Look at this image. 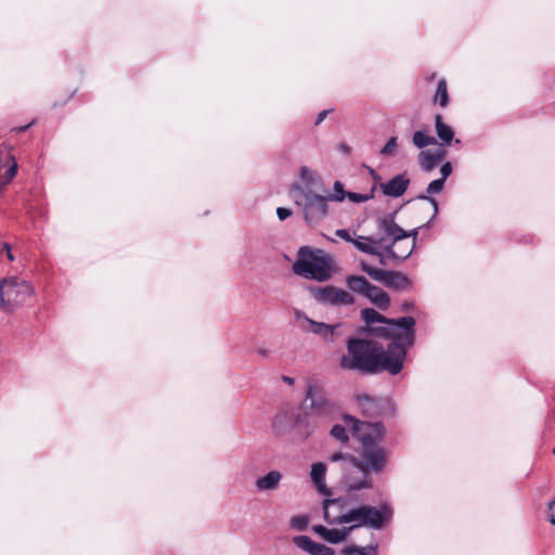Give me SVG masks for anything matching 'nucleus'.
<instances>
[{
  "mask_svg": "<svg viewBox=\"0 0 555 555\" xmlns=\"http://www.w3.org/2000/svg\"><path fill=\"white\" fill-rule=\"evenodd\" d=\"M346 422L360 443L359 456L335 452L328 460L339 463L343 473L340 483L346 491L372 489L374 483L371 474L383 472L387 464L386 450L379 446L385 429L380 423L360 422L353 416H347Z\"/></svg>",
  "mask_w": 555,
  "mask_h": 555,
  "instance_id": "nucleus-1",
  "label": "nucleus"
},
{
  "mask_svg": "<svg viewBox=\"0 0 555 555\" xmlns=\"http://www.w3.org/2000/svg\"><path fill=\"white\" fill-rule=\"evenodd\" d=\"M405 346L392 341L384 351L376 343L366 339H350L347 344L348 353L340 358L344 370H359L365 373L387 371L398 374L405 358Z\"/></svg>",
  "mask_w": 555,
  "mask_h": 555,
  "instance_id": "nucleus-2",
  "label": "nucleus"
},
{
  "mask_svg": "<svg viewBox=\"0 0 555 555\" xmlns=\"http://www.w3.org/2000/svg\"><path fill=\"white\" fill-rule=\"evenodd\" d=\"M379 231L386 238L384 244L386 253L391 259L403 261L415 248L417 228L405 231L400 228L392 219H382L379 221Z\"/></svg>",
  "mask_w": 555,
  "mask_h": 555,
  "instance_id": "nucleus-3",
  "label": "nucleus"
},
{
  "mask_svg": "<svg viewBox=\"0 0 555 555\" xmlns=\"http://www.w3.org/2000/svg\"><path fill=\"white\" fill-rule=\"evenodd\" d=\"M361 317L367 325L382 323L383 326L375 327L382 336L392 338L403 345H412L413 327L415 320L412 317H403L398 320L387 319L374 309L365 308L361 311Z\"/></svg>",
  "mask_w": 555,
  "mask_h": 555,
  "instance_id": "nucleus-4",
  "label": "nucleus"
},
{
  "mask_svg": "<svg viewBox=\"0 0 555 555\" xmlns=\"http://www.w3.org/2000/svg\"><path fill=\"white\" fill-rule=\"evenodd\" d=\"M293 271L299 276L324 282L332 274L331 261L322 250H314L304 246L298 251V258L293 264Z\"/></svg>",
  "mask_w": 555,
  "mask_h": 555,
  "instance_id": "nucleus-5",
  "label": "nucleus"
},
{
  "mask_svg": "<svg viewBox=\"0 0 555 555\" xmlns=\"http://www.w3.org/2000/svg\"><path fill=\"white\" fill-rule=\"evenodd\" d=\"M289 194L296 205L302 209L307 221L315 222L327 215V195L318 194L299 185H294Z\"/></svg>",
  "mask_w": 555,
  "mask_h": 555,
  "instance_id": "nucleus-6",
  "label": "nucleus"
},
{
  "mask_svg": "<svg viewBox=\"0 0 555 555\" xmlns=\"http://www.w3.org/2000/svg\"><path fill=\"white\" fill-rule=\"evenodd\" d=\"M391 517V509L387 505L372 506L361 504L349 508L347 524L351 531L357 528L380 529Z\"/></svg>",
  "mask_w": 555,
  "mask_h": 555,
  "instance_id": "nucleus-7",
  "label": "nucleus"
},
{
  "mask_svg": "<svg viewBox=\"0 0 555 555\" xmlns=\"http://www.w3.org/2000/svg\"><path fill=\"white\" fill-rule=\"evenodd\" d=\"M306 403L308 404L307 420L311 421L312 428L305 430L308 436L317 426V421L313 418H326L335 410V404L327 397L323 385L318 380H311L307 387Z\"/></svg>",
  "mask_w": 555,
  "mask_h": 555,
  "instance_id": "nucleus-8",
  "label": "nucleus"
},
{
  "mask_svg": "<svg viewBox=\"0 0 555 555\" xmlns=\"http://www.w3.org/2000/svg\"><path fill=\"white\" fill-rule=\"evenodd\" d=\"M33 295V287L25 280L5 278L0 281V301L2 306L18 305Z\"/></svg>",
  "mask_w": 555,
  "mask_h": 555,
  "instance_id": "nucleus-9",
  "label": "nucleus"
},
{
  "mask_svg": "<svg viewBox=\"0 0 555 555\" xmlns=\"http://www.w3.org/2000/svg\"><path fill=\"white\" fill-rule=\"evenodd\" d=\"M360 266L362 271H364L370 278L376 282L383 283L387 287L395 288L397 291H404L410 287L409 278L401 272L377 269L365 261H361Z\"/></svg>",
  "mask_w": 555,
  "mask_h": 555,
  "instance_id": "nucleus-10",
  "label": "nucleus"
},
{
  "mask_svg": "<svg viewBox=\"0 0 555 555\" xmlns=\"http://www.w3.org/2000/svg\"><path fill=\"white\" fill-rule=\"evenodd\" d=\"M314 297L323 304L334 306H350L354 304V297L349 292L335 286L318 288Z\"/></svg>",
  "mask_w": 555,
  "mask_h": 555,
  "instance_id": "nucleus-11",
  "label": "nucleus"
},
{
  "mask_svg": "<svg viewBox=\"0 0 555 555\" xmlns=\"http://www.w3.org/2000/svg\"><path fill=\"white\" fill-rule=\"evenodd\" d=\"M297 320H300L302 322V331L312 333L314 335H319L325 341H334L335 336L338 334V328L340 326L339 324L332 325L314 321L302 313H297Z\"/></svg>",
  "mask_w": 555,
  "mask_h": 555,
  "instance_id": "nucleus-12",
  "label": "nucleus"
},
{
  "mask_svg": "<svg viewBox=\"0 0 555 555\" xmlns=\"http://www.w3.org/2000/svg\"><path fill=\"white\" fill-rule=\"evenodd\" d=\"M347 503L343 499H325L323 501L324 519L328 525H345L348 517Z\"/></svg>",
  "mask_w": 555,
  "mask_h": 555,
  "instance_id": "nucleus-13",
  "label": "nucleus"
},
{
  "mask_svg": "<svg viewBox=\"0 0 555 555\" xmlns=\"http://www.w3.org/2000/svg\"><path fill=\"white\" fill-rule=\"evenodd\" d=\"M17 172V163L8 145L0 147V194Z\"/></svg>",
  "mask_w": 555,
  "mask_h": 555,
  "instance_id": "nucleus-14",
  "label": "nucleus"
},
{
  "mask_svg": "<svg viewBox=\"0 0 555 555\" xmlns=\"http://www.w3.org/2000/svg\"><path fill=\"white\" fill-rule=\"evenodd\" d=\"M312 530L323 540L332 544H338L346 541L351 532V528L349 527H345L343 529H328L322 525L313 526Z\"/></svg>",
  "mask_w": 555,
  "mask_h": 555,
  "instance_id": "nucleus-15",
  "label": "nucleus"
},
{
  "mask_svg": "<svg viewBox=\"0 0 555 555\" xmlns=\"http://www.w3.org/2000/svg\"><path fill=\"white\" fill-rule=\"evenodd\" d=\"M294 543L311 555H334L335 551L324 544L314 542L308 535H298L293 539Z\"/></svg>",
  "mask_w": 555,
  "mask_h": 555,
  "instance_id": "nucleus-16",
  "label": "nucleus"
},
{
  "mask_svg": "<svg viewBox=\"0 0 555 555\" xmlns=\"http://www.w3.org/2000/svg\"><path fill=\"white\" fill-rule=\"evenodd\" d=\"M410 180L404 175H397L386 183L380 184L383 193L390 197L401 196L408 189Z\"/></svg>",
  "mask_w": 555,
  "mask_h": 555,
  "instance_id": "nucleus-17",
  "label": "nucleus"
},
{
  "mask_svg": "<svg viewBox=\"0 0 555 555\" xmlns=\"http://www.w3.org/2000/svg\"><path fill=\"white\" fill-rule=\"evenodd\" d=\"M386 238L383 235L378 238L369 236H358L352 241L353 246L369 255H379V247L384 246Z\"/></svg>",
  "mask_w": 555,
  "mask_h": 555,
  "instance_id": "nucleus-18",
  "label": "nucleus"
},
{
  "mask_svg": "<svg viewBox=\"0 0 555 555\" xmlns=\"http://www.w3.org/2000/svg\"><path fill=\"white\" fill-rule=\"evenodd\" d=\"M326 472H327V468L324 463H322V462L313 463L311 465L310 477H311V480H312L315 489L318 490V492H320L323 495L328 496V495H331V491L325 483Z\"/></svg>",
  "mask_w": 555,
  "mask_h": 555,
  "instance_id": "nucleus-19",
  "label": "nucleus"
},
{
  "mask_svg": "<svg viewBox=\"0 0 555 555\" xmlns=\"http://www.w3.org/2000/svg\"><path fill=\"white\" fill-rule=\"evenodd\" d=\"M283 476L279 470H271L264 476L259 477L255 487L258 491H273L279 488Z\"/></svg>",
  "mask_w": 555,
  "mask_h": 555,
  "instance_id": "nucleus-20",
  "label": "nucleus"
},
{
  "mask_svg": "<svg viewBox=\"0 0 555 555\" xmlns=\"http://www.w3.org/2000/svg\"><path fill=\"white\" fill-rule=\"evenodd\" d=\"M364 297L380 310H386L390 306L388 294L373 284L370 285Z\"/></svg>",
  "mask_w": 555,
  "mask_h": 555,
  "instance_id": "nucleus-21",
  "label": "nucleus"
},
{
  "mask_svg": "<svg viewBox=\"0 0 555 555\" xmlns=\"http://www.w3.org/2000/svg\"><path fill=\"white\" fill-rule=\"evenodd\" d=\"M446 152H431V151H423L418 155V160L421 168L425 171H431L444 157Z\"/></svg>",
  "mask_w": 555,
  "mask_h": 555,
  "instance_id": "nucleus-22",
  "label": "nucleus"
},
{
  "mask_svg": "<svg viewBox=\"0 0 555 555\" xmlns=\"http://www.w3.org/2000/svg\"><path fill=\"white\" fill-rule=\"evenodd\" d=\"M347 286L354 293L365 296L371 283L362 275H348Z\"/></svg>",
  "mask_w": 555,
  "mask_h": 555,
  "instance_id": "nucleus-23",
  "label": "nucleus"
},
{
  "mask_svg": "<svg viewBox=\"0 0 555 555\" xmlns=\"http://www.w3.org/2000/svg\"><path fill=\"white\" fill-rule=\"evenodd\" d=\"M436 132L443 145H450L453 139V130L450 126L442 121V116L437 115L435 118Z\"/></svg>",
  "mask_w": 555,
  "mask_h": 555,
  "instance_id": "nucleus-24",
  "label": "nucleus"
},
{
  "mask_svg": "<svg viewBox=\"0 0 555 555\" xmlns=\"http://www.w3.org/2000/svg\"><path fill=\"white\" fill-rule=\"evenodd\" d=\"M347 416L348 415L344 416L345 425L336 424L331 429V435L341 442H347L349 440L348 430H350L353 434V429L350 426H348L346 422Z\"/></svg>",
  "mask_w": 555,
  "mask_h": 555,
  "instance_id": "nucleus-25",
  "label": "nucleus"
},
{
  "mask_svg": "<svg viewBox=\"0 0 555 555\" xmlns=\"http://www.w3.org/2000/svg\"><path fill=\"white\" fill-rule=\"evenodd\" d=\"M435 103H438L441 107H446L449 103V94L447 89V81L440 79L437 86V90L434 96Z\"/></svg>",
  "mask_w": 555,
  "mask_h": 555,
  "instance_id": "nucleus-26",
  "label": "nucleus"
},
{
  "mask_svg": "<svg viewBox=\"0 0 555 555\" xmlns=\"http://www.w3.org/2000/svg\"><path fill=\"white\" fill-rule=\"evenodd\" d=\"M412 141L416 147L423 149L427 145L434 144L435 138L426 134L423 131H415Z\"/></svg>",
  "mask_w": 555,
  "mask_h": 555,
  "instance_id": "nucleus-27",
  "label": "nucleus"
},
{
  "mask_svg": "<svg viewBox=\"0 0 555 555\" xmlns=\"http://www.w3.org/2000/svg\"><path fill=\"white\" fill-rule=\"evenodd\" d=\"M398 150V139L397 137H391L385 146L380 150V154L385 156H395Z\"/></svg>",
  "mask_w": 555,
  "mask_h": 555,
  "instance_id": "nucleus-28",
  "label": "nucleus"
},
{
  "mask_svg": "<svg viewBox=\"0 0 555 555\" xmlns=\"http://www.w3.org/2000/svg\"><path fill=\"white\" fill-rule=\"evenodd\" d=\"M347 196V192L344 191V185L341 182L336 181L334 183V193L332 195H327L328 201L343 202Z\"/></svg>",
  "mask_w": 555,
  "mask_h": 555,
  "instance_id": "nucleus-29",
  "label": "nucleus"
},
{
  "mask_svg": "<svg viewBox=\"0 0 555 555\" xmlns=\"http://www.w3.org/2000/svg\"><path fill=\"white\" fill-rule=\"evenodd\" d=\"M418 199L423 203L424 206H426L427 208H429L431 210V217L430 218H434L437 215V212H438V203H437V201L435 198L426 196V195L420 196Z\"/></svg>",
  "mask_w": 555,
  "mask_h": 555,
  "instance_id": "nucleus-30",
  "label": "nucleus"
},
{
  "mask_svg": "<svg viewBox=\"0 0 555 555\" xmlns=\"http://www.w3.org/2000/svg\"><path fill=\"white\" fill-rule=\"evenodd\" d=\"M309 519L305 515L294 516L291 519V526L297 530H304L308 526Z\"/></svg>",
  "mask_w": 555,
  "mask_h": 555,
  "instance_id": "nucleus-31",
  "label": "nucleus"
},
{
  "mask_svg": "<svg viewBox=\"0 0 555 555\" xmlns=\"http://www.w3.org/2000/svg\"><path fill=\"white\" fill-rule=\"evenodd\" d=\"M373 195H367V194H359V193H354V192H347V198L353 203H363V202H366L369 201Z\"/></svg>",
  "mask_w": 555,
  "mask_h": 555,
  "instance_id": "nucleus-32",
  "label": "nucleus"
},
{
  "mask_svg": "<svg viewBox=\"0 0 555 555\" xmlns=\"http://www.w3.org/2000/svg\"><path fill=\"white\" fill-rule=\"evenodd\" d=\"M444 182L440 179L431 181L427 186L428 194L439 193L443 189Z\"/></svg>",
  "mask_w": 555,
  "mask_h": 555,
  "instance_id": "nucleus-33",
  "label": "nucleus"
},
{
  "mask_svg": "<svg viewBox=\"0 0 555 555\" xmlns=\"http://www.w3.org/2000/svg\"><path fill=\"white\" fill-rule=\"evenodd\" d=\"M300 177L307 183H311V184L314 183L315 175L311 169H309L307 167L301 168Z\"/></svg>",
  "mask_w": 555,
  "mask_h": 555,
  "instance_id": "nucleus-34",
  "label": "nucleus"
},
{
  "mask_svg": "<svg viewBox=\"0 0 555 555\" xmlns=\"http://www.w3.org/2000/svg\"><path fill=\"white\" fill-rule=\"evenodd\" d=\"M547 519L552 525H555V499L547 504Z\"/></svg>",
  "mask_w": 555,
  "mask_h": 555,
  "instance_id": "nucleus-35",
  "label": "nucleus"
},
{
  "mask_svg": "<svg viewBox=\"0 0 555 555\" xmlns=\"http://www.w3.org/2000/svg\"><path fill=\"white\" fill-rule=\"evenodd\" d=\"M335 234L339 238H341L346 242H349L351 244H352V241H354V238L350 235L349 231L346 229H338V230H336Z\"/></svg>",
  "mask_w": 555,
  "mask_h": 555,
  "instance_id": "nucleus-36",
  "label": "nucleus"
},
{
  "mask_svg": "<svg viewBox=\"0 0 555 555\" xmlns=\"http://www.w3.org/2000/svg\"><path fill=\"white\" fill-rule=\"evenodd\" d=\"M440 172H441V178L440 180H442L443 182H446L447 178L451 175L452 172V167H451V164L450 163H446L441 166L440 168Z\"/></svg>",
  "mask_w": 555,
  "mask_h": 555,
  "instance_id": "nucleus-37",
  "label": "nucleus"
},
{
  "mask_svg": "<svg viewBox=\"0 0 555 555\" xmlns=\"http://www.w3.org/2000/svg\"><path fill=\"white\" fill-rule=\"evenodd\" d=\"M364 550L356 546V545H350V546H347L343 550V554L344 555H361V553L363 552Z\"/></svg>",
  "mask_w": 555,
  "mask_h": 555,
  "instance_id": "nucleus-38",
  "label": "nucleus"
},
{
  "mask_svg": "<svg viewBox=\"0 0 555 555\" xmlns=\"http://www.w3.org/2000/svg\"><path fill=\"white\" fill-rule=\"evenodd\" d=\"M276 215L279 219L283 221L292 215V211L288 208L279 207L276 209Z\"/></svg>",
  "mask_w": 555,
  "mask_h": 555,
  "instance_id": "nucleus-39",
  "label": "nucleus"
},
{
  "mask_svg": "<svg viewBox=\"0 0 555 555\" xmlns=\"http://www.w3.org/2000/svg\"><path fill=\"white\" fill-rule=\"evenodd\" d=\"M338 150L340 152H343L344 154H349L350 153V147L346 143H340L338 145Z\"/></svg>",
  "mask_w": 555,
  "mask_h": 555,
  "instance_id": "nucleus-40",
  "label": "nucleus"
},
{
  "mask_svg": "<svg viewBox=\"0 0 555 555\" xmlns=\"http://www.w3.org/2000/svg\"><path fill=\"white\" fill-rule=\"evenodd\" d=\"M326 114H327L326 111H323V112L319 113L315 124L318 125V124L322 122L323 119L325 118Z\"/></svg>",
  "mask_w": 555,
  "mask_h": 555,
  "instance_id": "nucleus-41",
  "label": "nucleus"
},
{
  "mask_svg": "<svg viewBox=\"0 0 555 555\" xmlns=\"http://www.w3.org/2000/svg\"><path fill=\"white\" fill-rule=\"evenodd\" d=\"M30 125L31 124L23 126V127L14 128V130L18 131V132H22V131H25L26 129H28L30 127Z\"/></svg>",
  "mask_w": 555,
  "mask_h": 555,
  "instance_id": "nucleus-42",
  "label": "nucleus"
},
{
  "mask_svg": "<svg viewBox=\"0 0 555 555\" xmlns=\"http://www.w3.org/2000/svg\"><path fill=\"white\" fill-rule=\"evenodd\" d=\"M379 257V263L385 266L386 264V260H385V256L383 255V253L379 251V255H377Z\"/></svg>",
  "mask_w": 555,
  "mask_h": 555,
  "instance_id": "nucleus-43",
  "label": "nucleus"
},
{
  "mask_svg": "<svg viewBox=\"0 0 555 555\" xmlns=\"http://www.w3.org/2000/svg\"><path fill=\"white\" fill-rule=\"evenodd\" d=\"M281 417H282V416H278V417L274 420L273 427H274L275 429H278V424H279V422H280Z\"/></svg>",
  "mask_w": 555,
  "mask_h": 555,
  "instance_id": "nucleus-44",
  "label": "nucleus"
},
{
  "mask_svg": "<svg viewBox=\"0 0 555 555\" xmlns=\"http://www.w3.org/2000/svg\"><path fill=\"white\" fill-rule=\"evenodd\" d=\"M7 248H8V258H9V260H13V259H14V257H13V255H12L11 250H10V247H9V246H7Z\"/></svg>",
  "mask_w": 555,
  "mask_h": 555,
  "instance_id": "nucleus-45",
  "label": "nucleus"
},
{
  "mask_svg": "<svg viewBox=\"0 0 555 555\" xmlns=\"http://www.w3.org/2000/svg\"><path fill=\"white\" fill-rule=\"evenodd\" d=\"M284 380L288 384H293V378L291 377H284Z\"/></svg>",
  "mask_w": 555,
  "mask_h": 555,
  "instance_id": "nucleus-46",
  "label": "nucleus"
},
{
  "mask_svg": "<svg viewBox=\"0 0 555 555\" xmlns=\"http://www.w3.org/2000/svg\"><path fill=\"white\" fill-rule=\"evenodd\" d=\"M359 400H361V401H370L369 397H366V396L360 397Z\"/></svg>",
  "mask_w": 555,
  "mask_h": 555,
  "instance_id": "nucleus-47",
  "label": "nucleus"
},
{
  "mask_svg": "<svg viewBox=\"0 0 555 555\" xmlns=\"http://www.w3.org/2000/svg\"><path fill=\"white\" fill-rule=\"evenodd\" d=\"M297 425H298L299 427H301V426H302V422H301L300 420H298V421H297Z\"/></svg>",
  "mask_w": 555,
  "mask_h": 555,
  "instance_id": "nucleus-48",
  "label": "nucleus"
},
{
  "mask_svg": "<svg viewBox=\"0 0 555 555\" xmlns=\"http://www.w3.org/2000/svg\"><path fill=\"white\" fill-rule=\"evenodd\" d=\"M361 555H367L364 551L361 553Z\"/></svg>",
  "mask_w": 555,
  "mask_h": 555,
  "instance_id": "nucleus-49",
  "label": "nucleus"
},
{
  "mask_svg": "<svg viewBox=\"0 0 555 555\" xmlns=\"http://www.w3.org/2000/svg\"><path fill=\"white\" fill-rule=\"evenodd\" d=\"M553 453H554V455H555V447H554Z\"/></svg>",
  "mask_w": 555,
  "mask_h": 555,
  "instance_id": "nucleus-50",
  "label": "nucleus"
}]
</instances>
